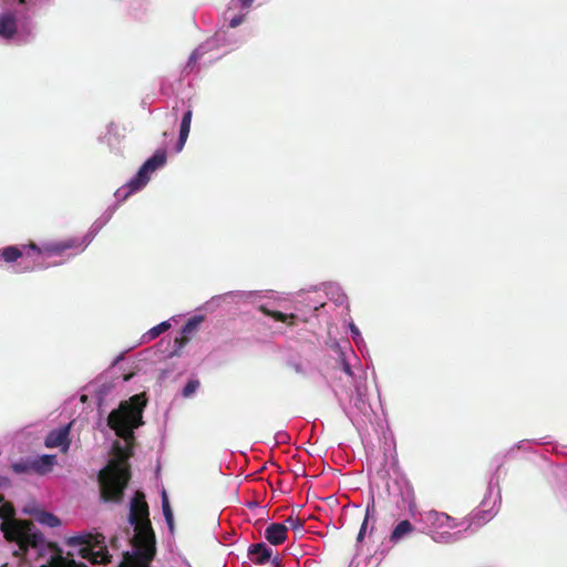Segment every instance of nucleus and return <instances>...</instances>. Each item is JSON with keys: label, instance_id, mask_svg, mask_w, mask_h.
<instances>
[{"label": "nucleus", "instance_id": "nucleus-1", "mask_svg": "<svg viewBox=\"0 0 567 567\" xmlns=\"http://www.w3.org/2000/svg\"><path fill=\"white\" fill-rule=\"evenodd\" d=\"M0 530L10 543H16L18 549L13 551L16 557H23L29 548L35 549L39 558H47L40 567H87L83 563L73 559L74 554L63 555V550L55 544L44 539L42 533L35 529L34 524L27 519H16V509L4 496L0 494Z\"/></svg>", "mask_w": 567, "mask_h": 567}, {"label": "nucleus", "instance_id": "nucleus-26", "mask_svg": "<svg viewBox=\"0 0 567 567\" xmlns=\"http://www.w3.org/2000/svg\"><path fill=\"white\" fill-rule=\"evenodd\" d=\"M162 508H163V515L164 516H171L173 514V511L171 508L168 497L165 491L162 492Z\"/></svg>", "mask_w": 567, "mask_h": 567}, {"label": "nucleus", "instance_id": "nucleus-20", "mask_svg": "<svg viewBox=\"0 0 567 567\" xmlns=\"http://www.w3.org/2000/svg\"><path fill=\"white\" fill-rule=\"evenodd\" d=\"M33 458H21L18 462L11 464V470L16 474H27L33 472Z\"/></svg>", "mask_w": 567, "mask_h": 567}, {"label": "nucleus", "instance_id": "nucleus-15", "mask_svg": "<svg viewBox=\"0 0 567 567\" xmlns=\"http://www.w3.org/2000/svg\"><path fill=\"white\" fill-rule=\"evenodd\" d=\"M203 321V317L196 316L190 318L182 329V336L175 339L179 348H183L188 341L190 336L197 330L198 326Z\"/></svg>", "mask_w": 567, "mask_h": 567}, {"label": "nucleus", "instance_id": "nucleus-17", "mask_svg": "<svg viewBox=\"0 0 567 567\" xmlns=\"http://www.w3.org/2000/svg\"><path fill=\"white\" fill-rule=\"evenodd\" d=\"M258 310L261 313H264L265 316L271 317L276 321L287 322L289 326L295 324L296 315H293V313L286 315V313H282L281 311L270 310L265 305L259 306Z\"/></svg>", "mask_w": 567, "mask_h": 567}, {"label": "nucleus", "instance_id": "nucleus-24", "mask_svg": "<svg viewBox=\"0 0 567 567\" xmlns=\"http://www.w3.org/2000/svg\"><path fill=\"white\" fill-rule=\"evenodd\" d=\"M286 525L288 526V529L291 528L296 532H302L303 526H305V520L299 517L289 516L286 519Z\"/></svg>", "mask_w": 567, "mask_h": 567}, {"label": "nucleus", "instance_id": "nucleus-19", "mask_svg": "<svg viewBox=\"0 0 567 567\" xmlns=\"http://www.w3.org/2000/svg\"><path fill=\"white\" fill-rule=\"evenodd\" d=\"M34 517L40 524L49 527H56L61 524L59 517L45 511L38 512Z\"/></svg>", "mask_w": 567, "mask_h": 567}, {"label": "nucleus", "instance_id": "nucleus-12", "mask_svg": "<svg viewBox=\"0 0 567 567\" xmlns=\"http://www.w3.org/2000/svg\"><path fill=\"white\" fill-rule=\"evenodd\" d=\"M17 19L13 13L6 12L0 16V37L2 39H12L17 33Z\"/></svg>", "mask_w": 567, "mask_h": 567}, {"label": "nucleus", "instance_id": "nucleus-21", "mask_svg": "<svg viewBox=\"0 0 567 567\" xmlns=\"http://www.w3.org/2000/svg\"><path fill=\"white\" fill-rule=\"evenodd\" d=\"M457 534H452L445 529L432 530V539L441 544H450L457 539Z\"/></svg>", "mask_w": 567, "mask_h": 567}, {"label": "nucleus", "instance_id": "nucleus-2", "mask_svg": "<svg viewBox=\"0 0 567 567\" xmlns=\"http://www.w3.org/2000/svg\"><path fill=\"white\" fill-rule=\"evenodd\" d=\"M128 522L135 530L132 538L133 550L123 553L118 567H151L156 554V539L150 520L148 505L141 491H137L131 501Z\"/></svg>", "mask_w": 567, "mask_h": 567}, {"label": "nucleus", "instance_id": "nucleus-31", "mask_svg": "<svg viewBox=\"0 0 567 567\" xmlns=\"http://www.w3.org/2000/svg\"><path fill=\"white\" fill-rule=\"evenodd\" d=\"M241 6L245 8H249L255 0H239Z\"/></svg>", "mask_w": 567, "mask_h": 567}, {"label": "nucleus", "instance_id": "nucleus-4", "mask_svg": "<svg viewBox=\"0 0 567 567\" xmlns=\"http://www.w3.org/2000/svg\"><path fill=\"white\" fill-rule=\"evenodd\" d=\"M130 480V465L124 457L110 461L99 473L101 498L104 502L121 503Z\"/></svg>", "mask_w": 567, "mask_h": 567}, {"label": "nucleus", "instance_id": "nucleus-16", "mask_svg": "<svg viewBox=\"0 0 567 567\" xmlns=\"http://www.w3.org/2000/svg\"><path fill=\"white\" fill-rule=\"evenodd\" d=\"M192 116H193L192 110L186 111L183 115L181 128H179V137H178V142L176 145L177 152L182 151V148L184 147V145L186 143V140H187L189 131H190Z\"/></svg>", "mask_w": 567, "mask_h": 567}, {"label": "nucleus", "instance_id": "nucleus-11", "mask_svg": "<svg viewBox=\"0 0 567 567\" xmlns=\"http://www.w3.org/2000/svg\"><path fill=\"white\" fill-rule=\"evenodd\" d=\"M56 464V456L52 454H44L33 458V473L38 475H47L52 472L54 465Z\"/></svg>", "mask_w": 567, "mask_h": 567}, {"label": "nucleus", "instance_id": "nucleus-5", "mask_svg": "<svg viewBox=\"0 0 567 567\" xmlns=\"http://www.w3.org/2000/svg\"><path fill=\"white\" fill-rule=\"evenodd\" d=\"M66 545L70 547L79 546L78 555L92 564H107L111 561L105 537L102 534L80 533L69 537Z\"/></svg>", "mask_w": 567, "mask_h": 567}, {"label": "nucleus", "instance_id": "nucleus-10", "mask_svg": "<svg viewBox=\"0 0 567 567\" xmlns=\"http://www.w3.org/2000/svg\"><path fill=\"white\" fill-rule=\"evenodd\" d=\"M288 526L286 524L272 523L265 530V538L271 545H280L287 539Z\"/></svg>", "mask_w": 567, "mask_h": 567}, {"label": "nucleus", "instance_id": "nucleus-18", "mask_svg": "<svg viewBox=\"0 0 567 567\" xmlns=\"http://www.w3.org/2000/svg\"><path fill=\"white\" fill-rule=\"evenodd\" d=\"M414 530V526L408 519L401 520L392 530L390 540L393 543L399 542L404 536L411 534Z\"/></svg>", "mask_w": 567, "mask_h": 567}, {"label": "nucleus", "instance_id": "nucleus-29", "mask_svg": "<svg viewBox=\"0 0 567 567\" xmlns=\"http://www.w3.org/2000/svg\"><path fill=\"white\" fill-rule=\"evenodd\" d=\"M165 517V520L168 525V528L171 530V533H173L174 530V517H173V514H171V516H164Z\"/></svg>", "mask_w": 567, "mask_h": 567}, {"label": "nucleus", "instance_id": "nucleus-14", "mask_svg": "<svg viewBox=\"0 0 567 567\" xmlns=\"http://www.w3.org/2000/svg\"><path fill=\"white\" fill-rule=\"evenodd\" d=\"M24 246H8L0 249V258L6 262H14L23 256L31 257L33 255L32 250H24Z\"/></svg>", "mask_w": 567, "mask_h": 567}, {"label": "nucleus", "instance_id": "nucleus-28", "mask_svg": "<svg viewBox=\"0 0 567 567\" xmlns=\"http://www.w3.org/2000/svg\"><path fill=\"white\" fill-rule=\"evenodd\" d=\"M243 21H244V16H236L229 21V27L236 28V27L240 25L243 23Z\"/></svg>", "mask_w": 567, "mask_h": 567}, {"label": "nucleus", "instance_id": "nucleus-6", "mask_svg": "<svg viewBox=\"0 0 567 567\" xmlns=\"http://www.w3.org/2000/svg\"><path fill=\"white\" fill-rule=\"evenodd\" d=\"M167 161L166 150H157L138 169L136 175L127 183L128 192L126 195L140 190L150 181V175L157 168L164 166Z\"/></svg>", "mask_w": 567, "mask_h": 567}, {"label": "nucleus", "instance_id": "nucleus-23", "mask_svg": "<svg viewBox=\"0 0 567 567\" xmlns=\"http://www.w3.org/2000/svg\"><path fill=\"white\" fill-rule=\"evenodd\" d=\"M200 382L197 379L189 380L183 388L182 394L184 398L192 396L199 388Z\"/></svg>", "mask_w": 567, "mask_h": 567}, {"label": "nucleus", "instance_id": "nucleus-25", "mask_svg": "<svg viewBox=\"0 0 567 567\" xmlns=\"http://www.w3.org/2000/svg\"><path fill=\"white\" fill-rule=\"evenodd\" d=\"M372 512H374V505L373 504L371 506L369 505L367 507L365 518H364V520H363V523H362V525L360 527V530H359V534H358V537H357L358 542H361L363 539L364 535H365V529H367V526H368V519H369V516H370V514Z\"/></svg>", "mask_w": 567, "mask_h": 567}, {"label": "nucleus", "instance_id": "nucleus-3", "mask_svg": "<svg viewBox=\"0 0 567 567\" xmlns=\"http://www.w3.org/2000/svg\"><path fill=\"white\" fill-rule=\"evenodd\" d=\"M147 404L146 394L138 393L121 402L107 417V425L124 441L134 439V430L143 424V411Z\"/></svg>", "mask_w": 567, "mask_h": 567}, {"label": "nucleus", "instance_id": "nucleus-8", "mask_svg": "<svg viewBox=\"0 0 567 567\" xmlns=\"http://www.w3.org/2000/svg\"><path fill=\"white\" fill-rule=\"evenodd\" d=\"M71 424L62 426L60 429L52 430L48 433L44 440V445L48 449L60 447L63 453L69 451Z\"/></svg>", "mask_w": 567, "mask_h": 567}, {"label": "nucleus", "instance_id": "nucleus-30", "mask_svg": "<svg viewBox=\"0 0 567 567\" xmlns=\"http://www.w3.org/2000/svg\"><path fill=\"white\" fill-rule=\"evenodd\" d=\"M10 485V480L6 476H0V487H8Z\"/></svg>", "mask_w": 567, "mask_h": 567}, {"label": "nucleus", "instance_id": "nucleus-22", "mask_svg": "<svg viewBox=\"0 0 567 567\" xmlns=\"http://www.w3.org/2000/svg\"><path fill=\"white\" fill-rule=\"evenodd\" d=\"M171 328V323L168 321H163L159 324L153 327L148 332L145 334V337L148 340H153L157 338L163 332L167 331Z\"/></svg>", "mask_w": 567, "mask_h": 567}, {"label": "nucleus", "instance_id": "nucleus-27", "mask_svg": "<svg viewBox=\"0 0 567 567\" xmlns=\"http://www.w3.org/2000/svg\"><path fill=\"white\" fill-rule=\"evenodd\" d=\"M39 1L40 0H14V2H17L18 4L25 6V9L28 11L34 9Z\"/></svg>", "mask_w": 567, "mask_h": 567}, {"label": "nucleus", "instance_id": "nucleus-13", "mask_svg": "<svg viewBox=\"0 0 567 567\" xmlns=\"http://www.w3.org/2000/svg\"><path fill=\"white\" fill-rule=\"evenodd\" d=\"M271 549L264 543L252 544L248 548V556L251 561L257 565H261L268 561L271 557Z\"/></svg>", "mask_w": 567, "mask_h": 567}, {"label": "nucleus", "instance_id": "nucleus-7", "mask_svg": "<svg viewBox=\"0 0 567 567\" xmlns=\"http://www.w3.org/2000/svg\"><path fill=\"white\" fill-rule=\"evenodd\" d=\"M80 246L81 243L76 238H69L60 241L48 243L42 246L30 243L24 246V250H32L33 255H37L38 257H52L60 256L64 251L72 248H79Z\"/></svg>", "mask_w": 567, "mask_h": 567}, {"label": "nucleus", "instance_id": "nucleus-9", "mask_svg": "<svg viewBox=\"0 0 567 567\" xmlns=\"http://www.w3.org/2000/svg\"><path fill=\"white\" fill-rule=\"evenodd\" d=\"M424 519L431 526L432 530L454 529L458 526L455 518L433 509L425 513Z\"/></svg>", "mask_w": 567, "mask_h": 567}]
</instances>
